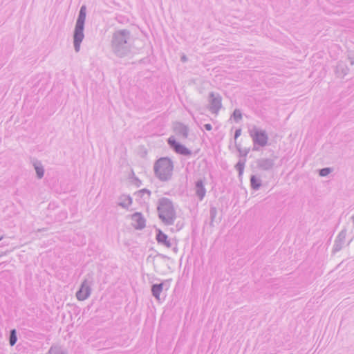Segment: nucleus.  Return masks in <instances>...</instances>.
Instances as JSON below:
<instances>
[{
  "instance_id": "1",
  "label": "nucleus",
  "mask_w": 354,
  "mask_h": 354,
  "mask_svg": "<svg viewBox=\"0 0 354 354\" xmlns=\"http://www.w3.org/2000/svg\"><path fill=\"white\" fill-rule=\"evenodd\" d=\"M131 32L127 29L115 31L112 36L111 48L119 57L127 56L131 50Z\"/></svg>"
},
{
  "instance_id": "2",
  "label": "nucleus",
  "mask_w": 354,
  "mask_h": 354,
  "mask_svg": "<svg viewBox=\"0 0 354 354\" xmlns=\"http://www.w3.org/2000/svg\"><path fill=\"white\" fill-rule=\"evenodd\" d=\"M157 212L158 218L165 225H174L176 219V213L171 200L166 197L159 198Z\"/></svg>"
},
{
  "instance_id": "3",
  "label": "nucleus",
  "mask_w": 354,
  "mask_h": 354,
  "mask_svg": "<svg viewBox=\"0 0 354 354\" xmlns=\"http://www.w3.org/2000/svg\"><path fill=\"white\" fill-rule=\"evenodd\" d=\"M174 170V163L168 157H162L157 160L153 165L155 176L162 182L171 179Z\"/></svg>"
},
{
  "instance_id": "4",
  "label": "nucleus",
  "mask_w": 354,
  "mask_h": 354,
  "mask_svg": "<svg viewBox=\"0 0 354 354\" xmlns=\"http://www.w3.org/2000/svg\"><path fill=\"white\" fill-rule=\"evenodd\" d=\"M86 15V8L82 6L79 11L73 32V45L76 53L80 50V45L84 38V29Z\"/></svg>"
},
{
  "instance_id": "5",
  "label": "nucleus",
  "mask_w": 354,
  "mask_h": 354,
  "mask_svg": "<svg viewBox=\"0 0 354 354\" xmlns=\"http://www.w3.org/2000/svg\"><path fill=\"white\" fill-rule=\"evenodd\" d=\"M249 134L253 142V151H258L259 147H263L267 145L268 136L265 130L259 129L254 126L249 130Z\"/></svg>"
},
{
  "instance_id": "6",
  "label": "nucleus",
  "mask_w": 354,
  "mask_h": 354,
  "mask_svg": "<svg viewBox=\"0 0 354 354\" xmlns=\"http://www.w3.org/2000/svg\"><path fill=\"white\" fill-rule=\"evenodd\" d=\"M93 283V274H87L84 280L82 281L80 289L76 292V297L78 300L84 301L90 296Z\"/></svg>"
},
{
  "instance_id": "7",
  "label": "nucleus",
  "mask_w": 354,
  "mask_h": 354,
  "mask_svg": "<svg viewBox=\"0 0 354 354\" xmlns=\"http://www.w3.org/2000/svg\"><path fill=\"white\" fill-rule=\"evenodd\" d=\"M222 97L218 93L211 92L209 94V110L212 113L218 114L222 107Z\"/></svg>"
},
{
  "instance_id": "8",
  "label": "nucleus",
  "mask_w": 354,
  "mask_h": 354,
  "mask_svg": "<svg viewBox=\"0 0 354 354\" xmlns=\"http://www.w3.org/2000/svg\"><path fill=\"white\" fill-rule=\"evenodd\" d=\"M168 144L171 148L176 153L180 155L189 156L192 155V151L187 149L185 145L177 142L173 137L169 138Z\"/></svg>"
},
{
  "instance_id": "9",
  "label": "nucleus",
  "mask_w": 354,
  "mask_h": 354,
  "mask_svg": "<svg viewBox=\"0 0 354 354\" xmlns=\"http://www.w3.org/2000/svg\"><path fill=\"white\" fill-rule=\"evenodd\" d=\"M132 225L136 230H142L146 226V220L140 212L131 215Z\"/></svg>"
},
{
  "instance_id": "10",
  "label": "nucleus",
  "mask_w": 354,
  "mask_h": 354,
  "mask_svg": "<svg viewBox=\"0 0 354 354\" xmlns=\"http://www.w3.org/2000/svg\"><path fill=\"white\" fill-rule=\"evenodd\" d=\"M346 236V230L343 229L342 230H341V232L338 234L337 236L336 237L333 249V252H339L342 249L345 243Z\"/></svg>"
},
{
  "instance_id": "11",
  "label": "nucleus",
  "mask_w": 354,
  "mask_h": 354,
  "mask_svg": "<svg viewBox=\"0 0 354 354\" xmlns=\"http://www.w3.org/2000/svg\"><path fill=\"white\" fill-rule=\"evenodd\" d=\"M256 162L257 167L263 171H270L274 165V160L271 158H259Z\"/></svg>"
},
{
  "instance_id": "12",
  "label": "nucleus",
  "mask_w": 354,
  "mask_h": 354,
  "mask_svg": "<svg viewBox=\"0 0 354 354\" xmlns=\"http://www.w3.org/2000/svg\"><path fill=\"white\" fill-rule=\"evenodd\" d=\"M156 239L159 244L167 248H170L172 246V243L170 239H168V236L159 229L156 230Z\"/></svg>"
},
{
  "instance_id": "13",
  "label": "nucleus",
  "mask_w": 354,
  "mask_h": 354,
  "mask_svg": "<svg viewBox=\"0 0 354 354\" xmlns=\"http://www.w3.org/2000/svg\"><path fill=\"white\" fill-rule=\"evenodd\" d=\"M174 129L177 136L183 139H187L188 137L189 129L188 127L180 122H176L174 124Z\"/></svg>"
},
{
  "instance_id": "14",
  "label": "nucleus",
  "mask_w": 354,
  "mask_h": 354,
  "mask_svg": "<svg viewBox=\"0 0 354 354\" xmlns=\"http://www.w3.org/2000/svg\"><path fill=\"white\" fill-rule=\"evenodd\" d=\"M194 189L196 196L200 201H202L206 194L204 180L203 179H199L196 182Z\"/></svg>"
},
{
  "instance_id": "15",
  "label": "nucleus",
  "mask_w": 354,
  "mask_h": 354,
  "mask_svg": "<svg viewBox=\"0 0 354 354\" xmlns=\"http://www.w3.org/2000/svg\"><path fill=\"white\" fill-rule=\"evenodd\" d=\"M348 71L349 68L344 62H338L335 68V74L337 77L341 78L344 77L346 75H347Z\"/></svg>"
},
{
  "instance_id": "16",
  "label": "nucleus",
  "mask_w": 354,
  "mask_h": 354,
  "mask_svg": "<svg viewBox=\"0 0 354 354\" xmlns=\"http://www.w3.org/2000/svg\"><path fill=\"white\" fill-rule=\"evenodd\" d=\"M166 286V283L162 282L160 283H154L151 286V293L152 295L156 299H160V292L162 291L163 288Z\"/></svg>"
},
{
  "instance_id": "17",
  "label": "nucleus",
  "mask_w": 354,
  "mask_h": 354,
  "mask_svg": "<svg viewBox=\"0 0 354 354\" xmlns=\"http://www.w3.org/2000/svg\"><path fill=\"white\" fill-rule=\"evenodd\" d=\"M33 167L36 171L37 177L39 179H41L44 177V168L39 160H34L32 162Z\"/></svg>"
},
{
  "instance_id": "18",
  "label": "nucleus",
  "mask_w": 354,
  "mask_h": 354,
  "mask_svg": "<svg viewBox=\"0 0 354 354\" xmlns=\"http://www.w3.org/2000/svg\"><path fill=\"white\" fill-rule=\"evenodd\" d=\"M250 186L254 190H259L261 187V180L255 175L250 176Z\"/></svg>"
},
{
  "instance_id": "19",
  "label": "nucleus",
  "mask_w": 354,
  "mask_h": 354,
  "mask_svg": "<svg viewBox=\"0 0 354 354\" xmlns=\"http://www.w3.org/2000/svg\"><path fill=\"white\" fill-rule=\"evenodd\" d=\"M120 200L118 205L123 208H128L132 203V198L129 196L123 195L120 197Z\"/></svg>"
},
{
  "instance_id": "20",
  "label": "nucleus",
  "mask_w": 354,
  "mask_h": 354,
  "mask_svg": "<svg viewBox=\"0 0 354 354\" xmlns=\"http://www.w3.org/2000/svg\"><path fill=\"white\" fill-rule=\"evenodd\" d=\"M245 162L246 158L241 159L235 165V169L238 171L239 176L243 174Z\"/></svg>"
},
{
  "instance_id": "21",
  "label": "nucleus",
  "mask_w": 354,
  "mask_h": 354,
  "mask_svg": "<svg viewBox=\"0 0 354 354\" xmlns=\"http://www.w3.org/2000/svg\"><path fill=\"white\" fill-rule=\"evenodd\" d=\"M48 353L49 354H67V353L63 350L62 346H60L59 345H53L50 348V349L48 351Z\"/></svg>"
},
{
  "instance_id": "22",
  "label": "nucleus",
  "mask_w": 354,
  "mask_h": 354,
  "mask_svg": "<svg viewBox=\"0 0 354 354\" xmlns=\"http://www.w3.org/2000/svg\"><path fill=\"white\" fill-rule=\"evenodd\" d=\"M235 147L239 153V156L243 158V159L245 158V157L250 152V148H245L244 149H242L241 145L239 144H237L236 142H235Z\"/></svg>"
},
{
  "instance_id": "23",
  "label": "nucleus",
  "mask_w": 354,
  "mask_h": 354,
  "mask_svg": "<svg viewBox=\"0 0 354 354\" xmlns=\"http://www.w3.org/2000/svg\"><path fill=\"white\" fill-rule=\"evenodd\" d=\"M17 341V331L15 329H12L10 332L9 343L10 346H14Z\"/></svg>"
},
{
  "instance_id": "24",
  "label": "nucleus",
  "mask_w": 354,
  "mask_h": 354,
  "mask_svg": "<svg viewBox=\"0 0 354 354\" xmlns=\"http://www.w3.org/2000/svg\"><path fill=\"white\" fill-rule=\"evenodd\" d=\"M217 215V209L215 207H211L209 209L210 225L213 226V223Z\"/></svg>"
},
{
  "instance_id": "25",
  "label": "nucleus",
  "mask_w": 354,
  "mask_h": 354,
  "mask_svg": "<svg viewBox=\"0 0 354 354\" xmlns=\"http://www.w3.org/2000/svg\"><path fill=\"white\" fill-rule=\"evenodd\" d=\"M232 117L234 121L238 122L242 118V114L239 109H235L233 112Z\"/></svg>"
},
{
  "instance_id": "26",
  "label": "nucleus",
  "mask_w": 354,
  "mask_h": 354,
  "mask_svg": "<svg viewBox=\"0 0 354 354\" xmlns=\"http://www.w3.org/2000/svg\"><path fill=\"white\" fill-rule=\"evenodd\" d=\"M331 169L329 167H325L319 169V174L321 176H326L331 172Z\"/></svg>"
},
{
  "instance_id": "27",
  "label": "nucleus",
  "mask_w": 354,
  "mask_h": 354,
  "mask_svg": "<svg viewBox=\"0 0 354 354\" xmlns=\"http://www.w3.org/2000/svg\"><path fill=\"white\" fill-rule=\"evenodd\" d=\"M145 194H147L148 196H150L151 192L148 190L147 189H142L140 191H138V194L140 196H142Z\"/></svg>"
},
{
  "instance_id": "28",
  "label": "nucleus",
  "mask_w": 354,
  "mask_h": 354,
  "mask_svg": "<svg viewBox=\"0 0 354 354\" xmlns=\"http://www.w3.org/2000/svg\"><path fill=\"white\" fill-rule=\"evenodd\" d=\"M241 134V129H237L234 133V139L236 140Z\"/></svg>"
},
{
  "instance_id": "29",
  "label": "nucleus",
  "mask_w": 354,
  "mask_h": 354,
  "mask_svg": "<svg viewBox=\"0 0 354 354\" xmlns=\"http://www.w3.org/2000/svg\"><path fill=\"white\" fill-rule=\"evenodd\" d=\"M204 128L207 131H211L212 129V126L211 124H204Z\"/></svg>"
},
{
  "instance_id": "30",
  "label": "nucleus",
  "mask_w": 354,
  "mask_h": 354,
  "mask_svg": "<svg viewBox=\"0 0 354 354\" xmlns=\"http://www.w3.org/2000/svg\"><path fill=\"white\" fill-rule=\"evenodd\" d=\"M348 59L350 60L351 65H354V57H348Z\"/></svg>"
},
{
  "instance_id": "31",
  "label": "nucleus",
  "mask_w": 354,
  "mask_h": 354,
  "mask_svg": "<svg viewBox=\"0 0 354 354\" xmlns=\"http://www.w3.org/2000/svg\"><path fill=\"white\" fill-rule=\"evenodd\" d=\"M181 60H182V62H186L187 61L186 56L185 55L182 56Z\"/></svg>"
},
{
  "instance_id": "32",
  "label": "nucleus",
  "mask_w": 354,
  "mask_h": 354,
  "mask_svg": "<svg viewBox=\"0 0 354 354\" xmlns=\"http://www.w3.org/2000/svg\"><path fill=\"white\" fill-rule=\"evenodd\" d=\"M351 219H352V221H353V223L354 224V215L351 217Z\"/></svg>"
},
{
  "instance_id": "33",
  "label": "nucleus",
  "mask_w": 354,
  "mask_h": 354,
  "mask_svg": "<svg viewBox=\"0 0 354 354\" xmlns=\"http://www.w3.org/2000/svg\"><path fill=\"white\" fill-rule=\"evenodd\" d=\"M3 239V236H0V241Z\"/></svg>"
},
{
  "instance_id": "34",
  "label": "nucleus",
  "mask_w": 354,
  "mask_h": 354,
  "mask_svg": "<svg viewBox=\"0 0 354 354\" xmlns=\"http://www.w3.org/2000/svg\"><path fill=\"white\" fill-rule=\"evenodd\" d=\"M0 257H1V254H0Z\"/></svg>"
}]
</instances>
